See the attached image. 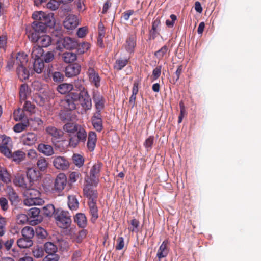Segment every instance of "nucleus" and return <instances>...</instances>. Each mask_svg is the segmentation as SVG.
<instances>
[{"label": "nucleus", "mask_w": 261, "mask_h": 261, "mask_svg": "<svg viewBox=\"0 0 261 261\" xmlns=\"http://www.w3.org/2000/svg\"><path fill=\"white\" fill-rule=\"evenodd\" d=\"M81 71V66L76 63L69 64L64 70L65 75L68 78L77 76L80 73Z\"/></svg>", "instance_id": "nucleus-12"}, {"label": "nucleus", "mask_w": 261, "mask_h": 261, "mask_svg": "<svg viewBox=\"0 0 261 261\" xmlns=\"http://www.w3.org/2000/svg\"><path fill=\"white\" fill-rule=\"evenodd\" d=\"M24 200V204L25 205L32 206L33 205L41 204L43 202L42 199H35L34 198L25 197Z\"/></svg>", "instance_id": "nucleus-43"}, {"label": "nucleus", "mask_w": 261, "mask_h": 261, "mask_svg": "<svg viewBox=\"0 0 261 261\" xmlns=\"http://www.w3.org/2000/svg\"><path fill=\"white\" fill-rule=\"evenodd\" d=\"M168 240H165L159 247L156 254V257L159 261H161L162 258L167 257L168 255L170 250Z\"/></svg>", "instance_id": "nucleus-14"}, {"label": "nucleus", "mask_w": 261, "mask_h": 261, "mask_svg": "<svg viewBox=\"0 0 261 261\" xmlns=\"http://www.w3.org/2000/svg\"><path fill=\"white\" fill-rule=\"evenodd\" d=\"M0 152L8 158L10 159L12 152L8 147L0 146Z\"/></svg>", "instance_id": "nucleus-56"}, {"label": "nucleus", "mask_w": 261, "mask_h": 261, "mask_svg": "<svg viewBox=\"0 0 261 261\" xmlns=\"http://www.w3.org/2000/svg\"><path fill=\"white\" fill-rule=\"evenodd\" d=\"M37 140L36 134L34 133H28L21 137V140L24 145L31 146L35 144Z\"/></svg>", "instance_id": "nucleus-18"}, {"label": "nucleus", "mask_w": 261, "mask_h": 261, "mask_svg": "<svg viewBox=\"0 0 261 261\" xmlns=\"http://www.w3.org/2000/svg\"><path fill=\"white\" fill-rule=\"evenodd\" d=\"M61 4L59 1L57 0H50L47 4V8L52 11H55L59 8V5Z\"/></svg>", "instance_id": "nucleus-50"}, {"label": "nucleus", "mask_w": 261, "mask_h": 261, "mask_svg": "<svg viewBox=\"0 0 261 261\" xmlns=\"http://www.w3.org/2000/svg\"><path fill=\"white\" fill-rule=\"evenodd\" d=\"M102 167V164L101 162H97L95 163L91 167L90 171V177L88 179L91 185H94L96 186L100 176V172Z\"/></svg>", "instance_id": "nucleus-8"}, {"label": "nucleus", "mask_w": 261, "mask_h": 261, "mask_svg": "<svg viewBox=\"0 0 261 261\" xmlns=\"http://www.w3.org/2000/svg\"><path fill=\"white\" fill-rule=\"evenodd\" d=\"M51 77L55 83H62L65 81L64 74L60 71L53 72Z\"/></svg>", "instance_id": "nucleus-41"}, {"label": "nucleus", "mask_w": 261, "mask_h": 261, "mask_svg": "<svg viewBox=\"0 0 261 261\" xmlns=\"http://www.w3.org/2000/svg\"><path fill=\"white\" fill-rule=\"evenodd\" d=\"M77 89L66 96L64 107L67 110L71 111L76 109V102H80L82 110L86 112L92 108V100L88 91L83 85H79Z\"/></svg>", "instance_id": "nucleus-2"}, {"label": "nucleus", "mask_w": 261, "mask_h": 261, "mask_svg": "<svg viewBox=\"0 0 261 261\" xmlns=\"http://www.w3.org/2000/svg\"><path fill=\"white\" fill-rule=\"evenodd\" d=\"M162 65L156 67L152 71V75L154 80H157L161 75Z\"/></svg>", "instance_id": "nucleus-55"}, {"label": "nucleus", "mask_w": 261, "mask_h": 261, "mask_svg": "<svg viewBox=\"0 0 261 261\" xmlns=\"http://www.w3.org/2000/svg\"><path fill=\"white\" fill-rule=\"evenodd\" d=\"M40 209L37 207H33L29 210L28 215L32 218H36L38 217L40 214Z\"/></svg>", "instance_id": "nucleus-54"}, {"label": "nucleus", "mask_w": 261, "mask_h": 261, "mask_svg": "<svg viewBox=\"0 0 261 261\" xmlns=\"http://www.w3.org/2000/svg\"><path fill=\"white\" fill-rule=\"evenodd\" d=\"M0 206L4 211H7L9 208L8 200L5 197L0 198Z\"/></svg>", "instance_id": "nucleus-58"}, {"label": "nucleus", "mask_w": 261, "mask_h": 261, "mask_svg": "<svg viewBox=\"0 0 261 261\" xmlns=\"http://www.w3.org/2000/svg\"><path fill=\"white\" fill-rule=\"evenodd\" d=\"M75 82L76 80H75V83L74 85L71 83H67L60 84L57 87V90L62 94L68 93L66 96H68L71 93L75 92L76 89H77V87L79 85H82L79 82V81L77 83H75Z\"/></svg>", "instance_id": "nucleus-9"}, {"label": "nucleus", "mask_w": 261, "mask_h": 261, "mask_svg": "<svg viewBox=\"0 0 261 261\" xmlns=\"http://www.w3.org/2000/svg\"><path fill=\"white\" fill-rule=\"evenodd\" d=\"M6 219L0 215V237L5 234L6 232Z\"/></svg>", "instance_id": "nucleus-48"}, {"label": "nucleus", "mask_w": 261, "mask_h": 261, "mask_svg": "<svg viewBox=\"0 0 261 261\" xmlns=\"http://www.w3.org/2000/svg\"><path fill=\"white\" fill-rule=\"evenodd\" d=\"M63 129L68 133L70 146L76 147L80 143H85L87 134L84 126L73 122H67L63 126Z\"/></svg>", "instance_id": "nucleus-3"}, {"label": "nucleus", "mask_w": 261, "mask_h": 261, "mask_svg": "<svg viewBox=\"0 0 261 261\" xmlns=\"http://www.w3.org/2000/svg\"><path fill=\"white\" fill-rule=\"evenodd\" d=\"M23 109L24 111H28L32 113V111L35 108V106L33 105L30 101H26L23 105Z\"/></svg>", "instance_id": "nucleus-61"}, {"label": "nucleus", "mask_w": 261, "mask_h": 261, "mask_svg": "<svg viewBox=\"0 0 261 261\" xmlns=\"http://www.w3.org/2000/svg\"><path fill=\"white\" fill-rule=\"evenodd\" d=\"M40 37V43L41 44V46H38L39 47L41 48L42 49L43 47H47L49 46L51 43V37L49 35H46V34L41 35Z\"/></svg>", "instance_id": "nucleus-35"}, {"label": "nucleus", "mask_w": 261, "mask_h": 261, "mask_svg": "<svg viewBox=\"0 0 261 261\" xmlns=\"http://www.w3.org/2000/svg\"><path fill=\"white\" fill-rule=\"evenodd\" d=\"M154 137L151 136L147 138L144 142V146L147 151H149L151 149L154 142Z\"/></svg>", "instance_id": "nucleus-51"}, {"label": "nucleus", "mask_w": 261, "mask_h": 261, "mask_svg": "<svg viewBox=\"0 0 261 261\" xmlns=\"http://www.w3.org/2000/svg\"><path fill=\"white\" fill-rule=\"evenodd\" d=\"M90 44L87 42H83L82 43H80V46L76 48V51L78 54H83L90 48Z\"/></svg>", "instance_id": "nucleus-46"}, {"label": "nucleus", "mask_w": 261, "mask_h": 261, "mask_svg": "<svg viewBox=\"0 0 261 261\" xmlns=\"http://www.w3.org/2000/svg\"><path fill=\"white\" fill-rule=\"evenodd\" d=\"M46 131L55 139H60L63 136V132L61 130L54 126L47 127Z\"/></svg>", "instance_id": "nucleus-28"}, {"label": "nucleus", "mask_w": 261, "mask_h": 261, "mask_svg": "<svg viewBox=\"0 0 261 261\" xmlns=\"http://www.w3.org/2000/svg\"><path fill=\"white\" fill-rule=\"evenodd\" d=\"M139 224L140 222L137 219H133L130 221V226L128 227V229L132 232H138Z\"/></svg>", "instance_id": "nucleus-47"}, {"label": "nucleus", "mask_w": 261, "mask_h": 261, "mask_svg": "<svg viewBox=\"0 0 261 261\" xmlns=\"http://www.w3.org/2000/svg\"><path fill=\"white\" fill-rule=\"evenodd\" d=\"M36 234L41 238H45L47 232L42 227H38L36 229Z\"/></svg>", "instance_id": "nucleus-63"}, {"label": "nucleus", "mask_w": 261, "mask_h": 261, "mask_svg": "<svg viewBox=\"0 0 261 261\" xmlns=\"http://www.w3.org/2000/svg\"><path fill=\"white\" fill-rule=\"evenodd\" d=\"M22 237L32 240L35 234L34 229L31 226H25L21 230Z\"/></svg>", "instance_id": "nucleus-34"}, {"label": "nucleus", "mask_w": 261, "mask_h": 261, "mask_svg": "<svg viewBox=\"0 0 261 261\" xmlns=\"http://www.w3.org/2000/svg\"><path fill=\"white\" fill-rule=\"evenodd\" d=\"M63 25L65 29L73 30L79 25L77 17L75 15H69L63 21Z\"/></svg>", "instance_id": "nucleus-13"}, {"label": "nucleus", "mask_w": 261, "mask_h": 261, "mask_svg": "<svg viewBox=\"0 0 261 261\" xmlns=\"http://www.w3.org/2000/svg\"><path fill=\"white\" fill-rule=\"evenodd\" d=\"M68 205L72 211L77 210L79 206V201L74 195H69L68 196Z\"/></svg>", "instance_id": "nucleus-30"}, {"label": "nucleus", "mask_w": 261, "mask_h": 261, "mask_svg": "<svg viewBox=\"0 0 261 261\" xmlns=\"http://www.w3.org/2000/svg\"><path fill=\"white\" fill-rule=\"evenodd\" d=\"M37 166L41 171H45L48 167V162L44 157H40L37 162Z\"/></svg>", "instance_id": "nucleus-38"}, {"label": "nucleus", "mask_w": 261, "mask_h": 261, "mask_svg": "<svg viewBox=\"0 0 261 261\" xmlns=\"http://www.w3.org/2000/svg\"><path fill=\"white\" fill-rule=\"evenodd\" d=\"M17 244L18 246L20 248H27L31 247L33 245L32 240L28 239V238L22 237L17 240Z\"/></svg>", "instance_id": "nucleus-31"}, {"label": "nucleus", "mask_w": 261, "mask_h": 261, "mask_svg": "<svg viewBox=\"0 0 261 261\" xmlns=\"http://www.w3.org/2000/svg\"><path fill=\"white\" fill-rule=\"evenodd\" d=\"M136 46V39L133 35L129 36L126 40L125 49L129 54L134 53Z\"/></svg>", "instance_id": "nucleus-23"}, {"label": "nucleus", "mask_w": 261, "mask_h": 261, "mask_svg": "<svg viewBox=\"0 0 261 261\" xmlns=\"http://www.w3.org/2000/svg\"><path fill=\"white\" fill-rule=\"evenodd\" d=\"M74 221L81 228H84L87 225V219L84 213H77L74 217Z\"/></svg>", "instance_id": "nucleus-21"}, {"label": "nucleus", "mask_w": 261, "mask_h": 261, "mask_svg": "<svg viewBox=\"0 0 261 261\" xmlns=\"http://www.w3.org/2000/svg\"><path fill=\"white\" fill-rule=\"evenodd\" d=\"M54 218L56 224L60 228L67 229L71 224L72 220L70 213L61 208L56 209Z\"/></svg>", "instance_id": "nucleus-4"}, {"label": "nucleus", "mask_w": 261, "mask_h": 261, "mask_svg": "<svg viewBox=\"0 0 261 261\" xmlns=\"http://www.w3.org/2000/svg\"><path fill=\"white\" fill-rule=\"evenodd\" d=\"M8 198L12 205L16 206L20 202L18 194L11 186H8L6 189Z\"/></svg>", "instance_id": "nucleus-16"}, {"label": "nucleus", "mask_w": 261, "mask_h": 261, "mask_svg": "<svg viewBox=\"0 0 261 261\" xmlns=\"http://www.w3.org/2000/svg\"><path fill=\"white\" fill-rule=\"evenodd\" d=\"M92 123L93 127L98 132L103 129L102 121L101 118L94 115L92 118Z\"/></svg>", "instance_id": "nucleus-33"}, {"label": "nucleus", "mask_w": 261, "mask_h": 261, "mask_svg": "<svg viewBox=\"0 0 261 261\" xmlns=\"http://www.w3.org/2000/svg\"><path fill=\"white\" fill-rule=\"evenodd\" d=\"M38 151L46 156H50L54 153L53 147L48 144H39L37 148Z\"/></svg>", "instance_id": "nucleus-26"}, {"label": "nucleus", "mask_w": 261, "mask_h": 261, "mask_svg": "<svg viewBox=\"0 0 261 261\" xmlns=\"http://www.w3.org/2000/svg\"><path fill=\"white\" fill-rule=\"evenodd\" d=\"M29 91V86L26 83L22 84L19 89V96L22 100H25L27 98V93Z\"/></svg>", "instance_id": "nucleus-39"}, {"label": "nucleus", "mask_w": 261, "mask_h": 261, "mask_svg": "<svg viewBox=\"0 0 261 261\" xmlns=\"http://www.w3.org/2000/svg\"><path fill=\"white\" fill-rule=\"evenodd\" d=\"M74 164L79 167H82L84 163V158L79 154H74L72 156Z\"/></svg>", "instance_id": "nucleus-45"}, {"label": "nucleus", "mask_w": 261, "mask_h": 261, "mask_svg": "<svg viewBox=\"0 0 261 261\" xmlns=\"http://www.w3.org/2000/svg\"><path fill=\"white\" fill-rule=\"evenodd\" d=\"M63 61L66 63H73L77 59L76 54L73 52H65L62 55Z\"/></svg>", "instance_id": "nucleus-32"}, {"label": "nucleus", "mask_w": 261, "mask_h": 261, "mask_svg": "<svg viewBox=\"0 0 261 261\" xmlns=\"http://www.w3.org/2000/svg\"><path fill=\"white\" fill-rule=\"evenodd\" d=\"M29 119H25L22 122H19L15 124L13 127V130L15 132L20 133L22 130L26 129L29 126Z\"/></svg>", "instance_id": "nucleus-36"}, {"label": "nucleus", "mask_w": 261, "mask_h": 261, "mask_svg": "<svg viewBox=\"0 0 261 261\" xmlns=\"http://www.w3.org/2000/svg\"><path fill=\"white\" fill-rule=\"evenodd\" d=\"M25 197L34 198L35 199H41L39 198L40 195V192L34 188L31 187L26 188L23 192Z\"/></svg>", "instance_id": "nucleus-27"}, {"label": "nucleus", "mask_w": 261, "mask_h": 261, "mask_svg": "<svg viewBox=\"0 0 261 261\" xmlns=\"http://www.w3.org/2000/svg\"><path fill=\"white\" fill-rule=\"evenodd\" d=\"M86 184L83 189L84 195L89 200V202H96L98 197V193L97 190L92 188L94 185H91L88 180H86Z\"/></svg>", "instance_id": "nucleus-11"}, {"label": "nucleus", "mask_w": 261, "mask_h": 261, "mask_svg": "<svg viewBox=\"0 0 261 261\" xmlns=\"http://www.w3.org/2000/svg\"><path fill=\"white\" fill-rule=\"evenodd\" d=\"M87 31V29L86 27H80L77 30L76 35L79 38H82L86 36Z\"/></svg>", "instance_id": "nucleus-57"}, {"label": "nucleus", "mask_w": 261, "mask_h": 261, "mask_svg": "<svg viewBox=\"0 0 261 261\" xmlns=\"http://www.w3.org/2000/svg\"><path fill=\"white\" fill-rule=\"evenodd\" d=\"M67 180L66 175L64 173H59L56 177L53 191L60 193L65 189L67 185Z\"/></svg>", "instance_id": "nucleus-10"}, {"label": "nucleus", "mask_w": 261, "mask_h": 261, "mask_svg": "<svg viewBox=\"0 0 261 261\" xmlns=\"http://www.w3.org/2000/svg\"><path fill=\"white\" fill-rule=\"evenodd\" d=\"M16 71L18 77H20V76L22 77V79H20V80L22 82L29 79L30 77V71L23 65L22 63L19 64L18 66L16 68Z\"/></svg>", "instance_id": "nucleus-20"}, {"label": "nucleus", "mask_w": 261, "mask_h": 261, "mask_svg": "<svg viewBox=\"0 0 261 261\" xmlns=\"http://www.w3.org/2000/svg\"><path fill=\"white\" fill-rule=\"evenodd\" d=\"M54 59V55L50 51H47L44 56L42 60L45 63H49Z\"/></svg>", "instance_id": "nucleus-60"}, {"label": "nucleus", "mask_w": 261, "mask_h": 261, "mask_svg": "<svg viewBox=\"0 0 261 261\" xmlns=\"http://www.w3.org/2000/svg\"><path fill=\"white\" fill-rule=\"evenodd\" d=\"M53 164L58 169L65 170L69 167V162L63 156H58L54 158Z\"/></svg>", "instance_id": "nucleus-15"}, {"label": "nucleus", "mask_w": 261, "mask_h": 261, "mask_svg": "<svg viewBox=\"0 0 261 261\" xmlns=\"http://www.w3.org/2000/svg\"><path fill=\"white\" fill-rule=\"evenodd\" d=\"M55 37L58 38L57 43L58 44L61 43V45L67 50H72L80 46V43L77 40L72 39L70 37L63 36L62 28H61V35Z\"/></svg>", "instance_id": "nucleus-5"}, {"label": "nucleus", "mask_w": 261, "mask_h": 261, "mask_svg": "<svg viewBox=\"0 0 261 261\" xmlns=\"http://www.w3.org/2000/svg\"><path fill=\"white\" fill-rule=\"evenodd\" d=\"M81 176V174L77 172H72L69 175V179L71 182H75Z\"/></svg>", "instance_id": "nucleus-64"}, {"label": "nucleus", "mask_w": 261, "mask_h": 261, "mask_svg": "<svg viewBox=\"0 0 261 261\" xmlns=\"http://www.w3.org/2000/svg\"><path fill=\"white\" fill-rule=\"evenodd\" d=\"M128 59H125L124 60L121 58L117 59L116 60V65L114 66V68L117 69L118 71L121 70L125 66H126L128 63Z\"/></svg>", "instance_id": "nucleus-42"}, {"label": "nucleus", "mask_w": 261, "mask_h": 261, "mask_svg": "<svg viewBox=\"0 0 261 261\" xmlns=\"http://www.w3.org/2000/svg\"><path fill=\"white\" fill-rule=\"evenodd\" d=\"M32 17L34 20L31 23L33 31L29 37L32 42H38L41 35L46 34L48 30H52L53 36L61 35L62 24L57 22L54 13L35 11L33 13Z\"/></svg>", "instance_id": "nucleus-1"}, {"label": "nucleus", "mask_w": 261, "mask_h": 261, "mask_svg": "<svg viewBox=\"0 0 261 261\" xmlns=\"http://www.w3.org/2000/svg\"><path fill=\"white\" fill-rule=\"evenodd\" d=\"M44 249L47 254H55L57 250V247L54 243L47 242L44 245Z\"/></svg>", "instance_id": "nucleus-37"}, {"label": "nucleus", "mask_w": 261, "mask_h": 261, "mask_svg": "<svg viewBox=\"0 0 261 261\" xmlns=\"http://www.w3.org/2000/svg\"><path fill=\"white\" fill-rule=\"evenodd\" d=\"M13 183L15 186L23 189L32 187L29 182L28 183L26 182L25 176L22 174H18L15 176L13 180Z\"/></svg>", "instance_id": "nucleus-19"}, {"label": "nucleus", "mask_w": 261, "mask_h": 261, "mask_svg": "<svg viewBox=\"0 0 261 261\" xmlns=\"http://www.w3.org/2000/svg\"><path fill=\"white\" fill-rule=\"evenodd\" d=\"M92 97L94 103L96 113L94 114H101V110L105 108V99L97 90H93Z\"/></svg>", "instance_id": "nucleus-6"}, {"label": "nucleus", "mask_w": 261, "mask_h": 261, "mask_svg": "<svg viewBox=\"0 0 261 261\" xmlns=\"http://www.w3.org/2000/svg\"><path fill=\"white\" fill-rule=\"evenodd\" d=\"M43 211L44 215L47 217L53 215L54 217L55 213L56 212V210L53 204H48L46 206H44Z\"/></svg>", "instance_id": "nucleus-40"}, {"label": "nucleus", "mask_w": 261, "mask_h": 261, "mask_svg": "<svg viewBox=\"0 0 261 261\" xmlns=\"http://www.w3.org/2000/svg\"><path fill=\"white\" fill-rule=\"evenodd\" d=\"M0 178L5 183H8L11 181L9 174L6 169L1 167H0Z\"/></svg>", "instance_id": "nucleus-44"}, {"label": "nucleus", "mask_w": 261, "mask_h": 261, "mask_svg": "<svg viewBox=\"0 0 261 261\" xmlns=\"http://www.w3.org/2000/svg\"><path fill=\"white\" fill-rule=\"evenodd\" d=\"M168 50V47L165 45L162 47L159 50L154 53V55L155 57L159 59H161L166 54Z\"/></svg>", "instance_id": "nucleus-49"}, {"label": "nucleus", "mask_w": 261, "mask_h": 261, "mask_svg": "<svg viewBox=\"0 0 261 261\" xmlns=\"http://www.w3.org/2000/svg\"><path fill=\"white\" fill-rule=\"evenodd\" d=\"M88 204L89 207V212L91 216V221L94 223L98 218L96 202H88Z\"/></svg>", "instance_id": "nucleus-25"}, {"label": "nucleus", "mask_w": 261, "mask_h": 261, "mask_svg": "<svg viewBox=\"0 0 261 261\" xmlns=\"http://www.w3.org/2000/svg\"><path fill=\"white\" fill-rule=\"evenodd\" d=\"M37 51V54L35 53V51H33L32 55L34 57V62L33 64V68L34 71L37 73H41L44 68V61L41 58V57L44 54V50L41 48L36 49Z\"/></svg>", "instance_id": "nucleus-7"}, {"label": "nucleus", "mask_w": 261, "mask_h": 261, "mask_svg": "<svg viewBox=\"0 0 261 261\" xmlns=\"http://www.w3.org/2000/svg\"><path fill=\"white\" fill-rule=\"evenodd\" d=\"M32 253L34 256L36 258H40L43 256L44 251L41 247L37 246L33 248Z\"/></svg>", "instance_id": "nucleus-52"}, {"label": "nucleus", "mask_w": 261, "mask_h": 261, "mask_svg": "<svg viewBox=\"0 0 261 261\" xmlns=\"http://www.w3.org/2000/svg\"><path fill=\"white\" fill-rule=\"evenodd\" d=\"M116 245L115 246V249L116 250H121L124 248L125 243L123 237H118L116 240Z\"/></svg>", "instance_id": "nucleus-53"}, {"label": "nucleus", "mask_w": 261, "mask_h": 261, "mask_svg": "<svg viewBox=\"0 0 261 261\" xmlns=\"http://www.w3.org/2000/svg\"><path fill=\"white\" fill-rule=\"evenodd\" d=\"M96 141V134L93 131L89 132L88 135V141L87 143V146L89 150L93 151L94 149Z\"/></svg>", "instance_id": "nucleus-22"}, {"label": "nucleus", "mask_w": 261, "mask_h": 261, "mask_svg": "<svg viewBox=\"0 0 261 261\" xmlns=\"http://www.w3.org/2000/svg\"><path fill=\"white\" fill-rule=\"evenodd\" d=\"M59 258V257L57 254L54 253L48 254V255L43 259L42 261H58Z\"/></svg>", "instance_id": "nucleus-59"}, {"label": "nucleus", "mask_w": 261, "mask_h": 261, "mask_svg": "<svg viewBox=\"0 0 261 261\" xmlns=\"http://www.w3.org/2000/svg\"><path fill=\"white\" fill-rule=\"evenodd\" d=\"M26 154L25 152L21 150H17L12 153L10 159L16 163L19 164L21 162L24 160Z\"/></svg>", "instance_id": "nucleus-29"}, {"label": "nucleus", "mask_w": 261, "mask_h": 261, "mask_svg": "<svg viewBox=\"0 0 261 261\" xmlns=\"http://www.w3.org/2000/svg\"><path fill=\"white\" fill-rule=\"evenodd\" d=\"M89 77L94 83V86L98 88L100 86V77L99 74L93 68H90L89 69Z\"/></svg>", "instance_id": "nucleus-24"}, {"label": "nucleus", "mask_w": 261, "mask_h": 261, "mask_svg": "<svg viewBox=\"0 0 261 261\" xmlns=\"http://www.w3.org/2000/svg\"><path fill=\"white\" fill-rule=\"evenodd\" d=\"M26 174L31 186H32L35 181L38 180L41 176L40 172L34 168H28L27 170Z\"/></svg>", "instance_id": "nucleus-17"}, {"label": "nucleus", "mask_w": 261, "mask_h": 261, "mask_svg": "<svg viewBox=\"0 0 261 261\" xmlns=\"http://www.w3.org/2000/svg\"><path fill=\"white\" fill-rule=\"evenodd\" d=\"M87 231L85 229H82L79 231L78 235L76 237V242L77 243L81 242L84 238H85L87 235Z\"/></svg>", "instance_id": "nucleus-62"}]
</instances>
